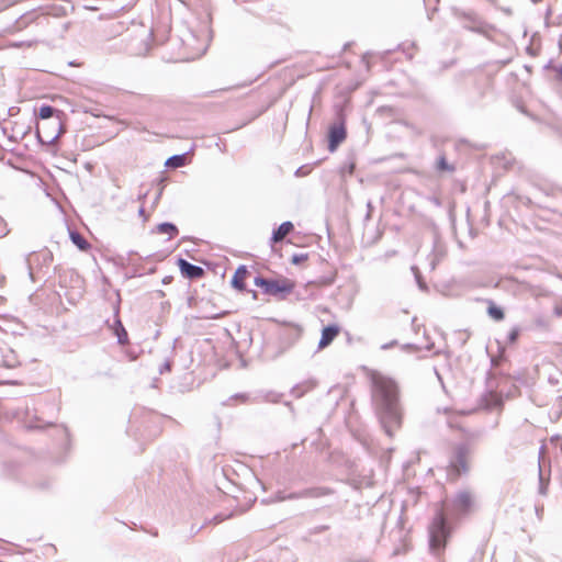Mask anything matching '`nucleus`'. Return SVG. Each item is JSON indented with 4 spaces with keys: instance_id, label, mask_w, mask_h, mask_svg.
Segmentation results:
<instances>
[{
    "instance_id": "f257e3e1",
    "label": "nucleus",
    "mask_w": 562,
    "mask_h": 562,
    "mask_svg": "<svg viewBox=\"0 0 562 562\" xmlns=\"http://www.w3.org/2000/svg\"><path fill=\"white\" fill-rule=\"evenodd\" d=\"M371 397L372 404L381 424L389 437L402 427L403 407L400 401V391L396 382L379 372H372Z\"/></svg>"
},
{
    "instance_id": "f03ea898",
    "label": "nucleus",
    "mask_w": 562,
    "mask_h": 562,
    "mask_svg": "<svg viewBox=\"0 0 562 562\" xmlns=\"http://www.w3.org/2000/svg\"><path fill=\"white\" fill-rule=\"evenodd\" d=\"M476 507L475 497L468 490L459 491L449 502L445 503V508L437 512L429 525V547L435 553L445 549L451 530L447 525V519H459L473 513Z\"/></svg>"
},
{
    "instance_id": "7ed1b4c3",
    "label": "nucleus",
    "mask_w": 562,
    "mask_h": 562,
    "mask_svg": "<svg viewBox=\"0 0 562 562\" xmlns=\"http://www.w3.org/2000/svg\"><path fill=\"white\" fill-rule=\"evenodd\" d=\"M256 286L262 289L265 294L278 297L285 299L288 294H290L295 283L286 278L283 279H267L261 276H257L254 280Z\"/></svg>"
},
{
    "instance_id": "20e7f679",
    "label": "nucleus",
    "mask_w": 562,
    "mask_h": 562,
    "mask_svg": "<svg viewBox=\"0 0 562 562\" xmlns=\"http://www.w3.org/2000/svg\"><path fill=\"white\" fill-rule=\"evenodd\" d=\"M454 16L461 22L462 26L469 31L486 34L490 25L483 21L474 11L453 10Z\"/></svg>"
},
{
    "instance_id": "39448f33",
    "label": "nucleus",
    "mask_w": 562,
    "mask_h": 562,
    "mask_svg": "<svg viewBox=\"0 0 562 562\" xmlns=\"http://www.w3.org/2000/svg\"><path fill=\"white\" fill-rule=\"evenodd\" d=\"M346 137L345 119L342 111H340L338 113V121L331 124L328 130V150L334 153Z\"/></svg>"
},
{
    "instance_id": "423d86ee",
    "label": "nucleus",
    "mask_w": 562,
    "mask_h": 562,
    "mask_svg": "<svg viewBox=\"0 0 562 562\" xmlns=\"http://www.w3.org/2000/svg\"><path fill=\"white\" fill-rule=\"evenodd\" d=\"M539 468V492L546 494V481L552 474V470L559 471L562 468V459H538Z\"/></svg>"
},
{
    "instance_id": "0eeeda50",
    "label": "nucleus",
    "mask_w": 562,
    "mask_h": 562,
    "mask_svg": "<svg viewBox=\"0 0 562 562\" xmlns=\"http://www.w3.org/2000/svg\"><path fill=\"white\" fill-rule=\"evenodd\" d=\"M181 41L183 45L190 49L191 58L204 54L205 47L203 46V44L198 43L196 35L193 31L187 30L186 33L181 36Z\"/></svg>"
},
{
    "instance_id": "6e6552de",
    "label": "nucleus",
    "mask_w": 562,
    "mask_h": 562,
    "mask_svg": "<svg viewBox=\"0 0 562 562\" xmlns=\"http://www.w3.org/2000/svg\"><path fill=\"white\" fill-rule=\"evenodd\" d=\"M177 265L184 278L194 280L204 276V269L202 267L193 265L183 258H179Z\"/></svg>"
},
{
    "instance_id": "1a4fd4ad",
    "label": "nucleus",
    "mask_w": 562,
    "mask_h": 562,
    "mask_svg": "<svg viewBox=\"0 0 562 562\" xmlns=\"http://www.w3.org/2000/svg\"><path fill=\"white\" fill-rule=\"evenodd\" d=\"M294 229V225L290 221L283 222L277 229L272 232L271 243H280L282 241L288 234H290Z\"/></svg>"
},
{
    "instance_id": "9d476101",
    "label": "nucleus",
    "mask_w": 562,
    "mask_h": 562,
    "mask_svg": "<svg viewBox=\"0 0 562 562\" xmlns=\"http://www.w3.org/2000/svg\"><path fill=\"white\" fill-rule=\"evenodd\" d=\"M248 274V270L246 268V266H239L233 278H232V286L235 288L236 290L238 291H244L245 290V280H246V277Z\"/></svg>"
},
{
    "instance_id": "9b49d317",
    "label": "nucleus",
    "mask_w": 562,
    "mask_h": 562,
    "mask_svg": "<svg viewBox=\"0 0 562 562\" xmlns=\"http://www.w3.org/2000/svg\"><path fill=\"white\" fill-rule=\"evenodd\" d=\"M339 328L336 325H328L322 330V337L318 342L319 348L328 346L338 335Z\"/></svg>"
},
{
    "instance_id": "f8f14e48",
    "label": "nucleus",
    "mask_w": 562,
    "mask_h": 562,
    "mask_svg": "<svg viewBox=\"0 0 562 562\" xmlns=\"http://www.w3.org/2000/svg\"><path fill=\"white\" fill-rule=\"evenodd\" d=\"M52 426L58 428L65 435V437L69 436V432H68V429H67L66 426H64V425H55L53 423H47V424L43 425V424H40V419L38 418H36L35 422H30L26 425V428L32 430V429H44L45 427H52Z\"/></svg>"
},
{
    "instance_id": "ddd939ff",
    "label": "nucleus",
    "mask_w": 562,
    "mask_h": 562,
    "mask_svg": "<svg viewBox=\"0 0 562 562\" xmlns=\"http://www.w3.org/2000/svg\"><path fill=\"white\" fill-rule=\"evenodd\" d=\"M36 19L35 12H27L25 14H22L14 24L15 31H21L25 29L29 24L33 23Z\"/></svg>"
},
{
    "instance_id": "4468645a",
    "label": "nucleus",
    "mask_w": 562,
    "mask_h": 562,
    "mask_svg": "<svg viewBox=\"0 0 562 562\" xmlns=\"http://www.w3.org/2000/svg\"><path fill=\"white\" fill-rule=\"evenodd\" d=\"M156 232L158 234H168L169 239L173 238L179 233L178 227L175 224L169 223V222H164V223L158 224L156 226Z\"/></svg>"
},
{
    "instance_id": "2eb2a0df",
    "label": "nucleus",
    "mask_w": 562,
    "mask_h": 562,
    "mask_svg": "<svg viewBox=\"0 0 562 562\" xmlns=\"http://www.w3.org/2000/svg\"><path fill=\"white\" fill-rule=\"evenodd\" d=\"M71 241L80 249V250H88L90 248V244L87 241V239L76 231H70L69 233Z\"/></svg>"
},
{
    "instance_id": "dca6fc26",
    "label": "nucleus",
    "mask_w": 562,
    "mask_h": 562,
    "mask_svg": "<svg viewBox=\"0 0 562 562\" xmlns=\"http://www.w3.org/2000/svg\"><path fill=\"white\" fill-rule=\"evenodd\" d=\"M487 304L488 316L496 322L503 321L505 317L504 311L491 300L487 301Z\"/></svg>"
},
{
    "instance_id": "f3484780",
    "label": "nucleus",
    "mask_w": 562,
    "mask_h": 562,
    "mask_svg": "<svg viewBox=\"0 0 562 562\" xmlns=\"http://www.w3.org/2000/svg\"><path fill=\"white\" fill-rule=\"evenodd\" d=\"M114 324V334L117 337V342L120 345H126L128 342V336L120 318H116Z\"/></svg>"
},
{
    "instance_id": "a211bd4d",
    "label": "nucleus",
    "mask_w": 562,
    "mask_h": 562,
    "mask_svg": "<svg viewBox=\"0 0 562 562\" xmlns=\"http://www.w3.org/2000/svg\"><path fill=\"white\" fill-rule=\"evenodd\" d=\"M474 452L473 443L471 441H464L457 446L454 457L463 458Z\"/></svg>"
},
{
    "instance_id": "6ab92c4d",
    "label": "nucleus",
    "mask_w": 562,
    "mask_h": 562,
    "mask_svg": "<svg viewBox=\"0 0 562 562\" xmlns=\"http://www.w3.org/2000/svg\"><path fill=\"white\" fill-rule=\"evenodd\" d=\"M187 154H179V155H173L171 157H169L167 160H166V167L168 168H179V167H182L186 165L187 162Z\"/></svg>"
},
{
    "instance_id": "aec40b11",
    "label": "nucleus",
    "mask_w": 562,
    "mask_h": 562,
    "mask_svg": "<svg viewBox=\"0 0 562 562\" xmlns=\"http://www.w3.org/2000/svg\"><path fill=\"white\" fill-rule=\"evenodd\" d=\"M436 170L451 173L456 170V167L447 161L445 155H440L436 161Z\"/></svg>"
},
{
    "instance_id": "412c9836",
    "label": "nucleus",
    "mask_w": 562,
    "mask_h": 562,
    "mask_svg": "<svg viewBox=\"0 0 562 562\" xmlns=\"http://www.w3.org/2000/svg\"><path fill=\"white\" fill-rule=\"evenodd\" d=\"M59 113H60V111L57 110L56 108L48 105V104H43L38 110V117L42 120H48V119L53 117L55 114H59Z\"/></svg>"
},
{
    "instance_id": "4be33fe9",
    "label": "nucleus",
    "mask_w": 562,
    "mask_h": 562,
    "mask_svg": "<svg viewBox=\"0 0 562 562\" xmlns=\"http://www.w3.org/2000/svg\"><path fill=\"white\" fill-rule=\"evenodd\" d=\"M324 494V491L323 490H319V488H314V490H305L304 492L300 493V494H295V495H291L289 497H285V496H280L278 499L279 501H284L286 498H297V497H318L321 495Z\"/></svg>"
},
{
    "instance_id": "5701e85b",
    "label": "nucleus",
    "mask_w": 562,
    "mask_h": 562,
    "mask_svg": "<svg viewBox=\"0 0 562 562\" xmlns=\"http://www.w3.org/2000/svg\"><path fill=\"white\" fill-rule=\"evenodd\" d=\"M311 384L295 385L291 393L295 397H301L308 389H311Z\"/></svg>"
},
{
    "instance_id": "b1692460",
    "label": "nucleus",
    "mask_w": 562,
    "mask_h": 562,
    "mask_svg": "<svg viewBox=\"0 0 562 562\" xmlns=\"http://www.w3.org/2000/svg\"><path fill=\"white\" fill-rule=\"evenodd\" d=\"M412 271H413V272H414V274H415V279H416V281H417V284H418L419 289H420V290H423V291L427 290V285H426V283L423 281L422 276H420V273H419V271H418V268H417V267H412Z\"/></svg>"
},
{
    "instance_id": "393cba45",
    "label": "nucleus",
    "mask_w": 562,
    "mask_h": 562,
    "mask_svg": "<svg viewBox=\"0 0 562 562\" xmlns=\"http://www.w3.org/2000/svg\"><path fill=\"white\" fill-rule=\"evenodd\" d=\"M519 333H520L519 327H517V326L513 327V328L510 329V331L508 333V336H507L508 341H509L510 344L516 342V340L518 339Z\"/></svg>"
},
{
    "instance_id": "a878e982",
    "label": "nucleus",
    "mask_w": 562,
    "mask_h": 562,
    "mask_svg": "<svg viewBox=\"0 0 562 562\" xmlns=\"http://www.w3.org/2000/svg\"><path fill=\"white\" fill-rule=\"evenodd\" d=\"M307 258H308L307 254H303V252L302 254H294L292 256L291 262L293 265H300L301 262L307 260Z\"/></svg>"
},
{
    "instance_id": "bb28decb",
    "label": "nucleus",
    "mask_w": 562,
    "mask_h": 562,
    "mask_svg": "<svg viewBox=\"0 0 562 562\" xmlns=\"http://www.w3.org/2000/svg\"><path fill=\"white\" fill-rule=\"evenodd\" d=\"M551 442L554 445L557 452L562 454V437L554 436L551 438Z\"/></svg>"
},
{
    "instance_id": "cd10ccee",
    "label": "nucleus",
    "mask_w": 562,
    "mask_h": 562,
    "mask_svg": "<svg viewBox=\"0 0 562 562\" xmlns=\"http://www.w3.org/2000/svg\"><path fill=\"white\" fill-rule=\"evenodd\" d=\"M21 1L22 0H0V11L5 10Z\"/></svg>"
},
{
    "instance_id": "c85d7f7f",
    "label": "nucleus",
    "mask_w": 562,
    "mask_h": 562,
    "mask_svg": "<svg viewBox=\"0 0 562 562\" xmlns=\"http://www.w3.org/2000/svg\"><path fill=\"white\" fill-rule=\"evenodd\" d=\"M171 370V361L170 360H166L159 368V373L162 374L167 371H170Z\"/></svg>"
},
{
    "instance_id": "c756f323",
    "label": "nucleus",
    "mask_w": 562,
    "mask_h": 562,
    "mask_svg": "<svg viewBox=\"0 0 562 562\" xmlns=\"http://www.w3.org/2000/svg\"><path fill=\"white\" fill-rule=\"evenodd\" d=\"M553 312L557 316L562 317V300H559L555 303Z\"/></svg>"
},
{
    "instance_id": "7c9ffc66",
    "label": "nucleus",
    "mask_w": 562,
    "mask_h": 562,
    "mask_svg": "<svg viewBox=\"0 0 562 562\" xmlns=\"http://www.w3.org/2000/svg\"><path fill=\"white\" fill-rule=\"evenodd\" d=\"M356 168V165L355 162H349V164H346L344 167H342V171L344 172H348L349 175H352L353 173V170Z\"/></svg>"
},
{
    "instance_id": "2f4dec72",
    "label": "nucleus",
    "mask_w": 562,
    "mask_h": 562,
    "mask_svg": "<svg viewBox=\"0 0 562 562\" xmlns=\"http://www.w3.org/2000/svg\"><path fill=\"white\" fill-rule=\"evenodd\" d=\"M56 124L59 126V132H58L55 136H53V137L50 138V140H48L49 143H52V142H54L55 139H57V138L60 136L61 132H63L61 122H60V119H59V116H58V115H57V122H56Z\"/></svg>"
},
{
    "instance_id": "473e14b6",
    "label": "nucleus",
    "mask_w": 562,
    "mask_h": 562,
    "mask_svg": "<svg viewBox=\"0 0 562 562\" xmlns=\"http://www.w3.org/2000/svg\"><path fill=\"white\" fill-rule=\"evenodd\" d=\"M397 344H398V342H397V340H392V341H390V342L383 344V345L381 346V349H382V350H387V349H390V348H392V347L396 346Z\"/></svg>"
},
{
    "instance_id": "72a5a7b5",
    "label": "nucleus",
    "mask_w": 562,
    "mask_h": 562,
    "mask_svg": "<svg viewBox=\"0 0 562 562\" xmlns=\"http://www.w3.org/2000/svg\"><path fill=\"white\" fill-rule=\"evenodd\" d=\"M554 71L557 72V78L562 80V65H558L554 67Z\"/></svg>"
},
{
    "instance_id": "f704fd0d",
    "label": "nucleus",
    "mask_w": 562,
    "mask_h": 562,
    "mask_svg": "<svg viewBox=\"0 0 562 562\" xmlns=\"http://www.w3.org/2000/svg\"><path fill=\"white\" fill-rule=\"evenodd\" d=\"M138 215H139L140 217H143V221H144V222H145V221H147V218H148V216H147V214H146V212H145L144 206H140V207H139V210H138Z\"/></svg>"
},
{
    "instance_id": "c9c22d12",
    "label": "nucleus",
    "mask_w": 562,
    "mask_h": 562,
    "mask_svg": "<svg viewBox=\"0 0 562 562\" xmlns=\"http://www.w3.org/2000/svg\"><path fill=\"white\" fill-rule=\"evenodd\" d=\"M501 10L507 15H510L513 13L510 8H502Z\"/></svg>"
},
{
    "instance_id": "e433bc0d",
    "label": "nucleus",
    "mask_w": 562,
    "mask_h": 562,
    "mask_svg": "<svg viewBox=\"0 0 562 562\" xmlns=\"http://www.w3.org/2000/svg\"><path fill=\"white\" fill-rule=\"evenodd\" d=\"M233 398H241L243 401H245L247 396L245 394H235Z\"/></svg>"
},
{
    "instance_id": "4c0bfd02",
    "label": "nucleus",
    "mask_w": 562,
    "mask_h": 562,
    "mask_svg": "<svg viewBox=\"0 0 562 562\" xmlns=\"http://www.w3.org/2000/svg\"><path fill=\"white\" fill-rule=\"evenodd\" d=\"M543 453H544V447H543V446H541V447L539 448V457H542V456H543Z\"/></svg>"
},
{
    "instance_id": "58836bf2",
    "label": "nucleus",
    "mask_w": 562,
    "mask_h": 562,
    "mask_svg": "<svg viewBox=\"0 0 562 562\" xmlns=\"http://www.w3.org/2000/svg\"><path fill=\"white\" fill-rule=\"evenodd\" d=\"M147 49H148V47H147V45H146L143 49H139V50H137V52H135V53H136V54H139V53H142L143 50H144V52H146Z\"/></svg>"
},
{
    "instance_id": "ea45409f",
    "label": "nucleus",
    "mask_w": 562,
    "mask_h": 562,
    "mask_svg": "<svg viewBox=\"0 0 562 562\" xmlns=\"http://www.w3.org/2000/svg\"><path fill=\"white\" fill-rule=\"evenodd\" d=\"M214 520H215V522H221V521H223V518H220L218 516H216V517H214Z\"/></svg>"
},
{
    "instance_id": "a19ab883",
    "label": "nucleus",
    "mask_w": 562,
    "mask_h": 562,
    "mask_svg": "<svg viewBox=\"0 0 562 562\" xmlns=\"http://www.w3.org/2000/svg\"><path fill=\"white\" fill-rule=\"evenodd\" d=\"M301 169H302V168H299V169L295 171V175H296V176H300V175L302 173V170H301Z\"/></svg>"
},
{
    "instance_id": "79ce46f5",
    "label": "nucleus",
    "mask_w": 562,
    "mask_h": 562,
    "mask_svg": "<svg viewBox=\"0 0 562 562\" xmlns=\"http://www.w3.org/2000/svg\"><path fill=\"white\" fill-rule=\"evenodd\" d=\"M487 1H488L490 3H492V4H496V1H497V0H487Z\"/></svg>"
},
{
    "instance_id": "37998d69",
    "label": "nucleus",
    "mask_w": 562,
    "mask_h": 562,
    "mask_svg": "<svg viewBox=\"0 0 562 562\" xmlns=\"http://www.w3.org/2000/svg\"><path fill=\"white\" fill-rule=\"evenodd\" d=\"M463 461H464V459H458V463H460L462 465H463Z\"/></svg>"
},
{
    "instance_id": "c03bdc74",
    "label": "nucleus",
    "mask_w": 562,
    "mask_h": 562,
    "mask_svg": "<svg viewBox=\"0 0 562 562\" xmlns=\"http://www.w3.org/2000/svg\"><path fill=\"white\" fill-rule=\"evenodd\" d=\"M252 296H254V299H256V297H257V293H256V291H254V292H252Z\"/></svg>"
},
{
    "instance_id": "a18cd8bd",
    "label": "nucleus",
    "mask_w": 562,
    "mask_h": 562,
    "mask_svg": "<svg viewBox=\"0 0 562 562\" xmlns=\"http://www.w3.org/2000/svg\"><path fill=\"white\" fill-rule=\"evenodd\" d=\"M557 476H558V477H562V474L558 472V473H557Z\"/></svg>"
},
{
    "instance_id": "49530a36",
    "label": "nucleus",
    "mask_w": 562,
    "mask_h": 562,
    "mask_svg": "<svg viewBox=\"0 0 562 562\" xmlns=\"http://www.w3.org/2000/svg\"><path fill=\"white\" fill-rule=\"evenodd\" d=\"M538 0H532V2H537Z\"/></svg>"
}]
</instances>
